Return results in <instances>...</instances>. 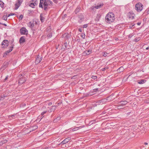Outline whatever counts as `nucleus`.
<instances>
[{
	"label": "nucleus",
	"instance_id": "nucleus-58",
	"mask_svg": "<svg viewBox=\"0 0 149 149\" xmlns=\"http://www.w3.org/2000/svg\"><path fill=\"white\" fill-rule=\"evenodd\" d=\"M138 40H137V39H135V41H136V42H137Z\"/></svg>",
	"mask_w": 149,
	"mask_h": 149
},
{
	"label": "nucleus",
	"instance_id": "nucleus-41",
	"mask_svg": "<svg viewBox=\"0 0 149 149\" xmlns=\"http://www.w3.org/2000/svg\"><path fill=\"white\" fill-rule=\"evenodd\" d=\"M85 37V35L84 34L81 35V37L83 38H84Z\"/></svg>",
	"mask_w": 149,
	"mask_h": 149
},
{
	"label": "nucleus",
	"instance_id": "nucleus-13",
	"mask_svg": "<svg viewBox=\"0 0 149 149\" xmlns=\"http://www.w3.org/2000/svg\"><path fill=\"white\" fill-rule=\"evenodd\" d=\"M41 58L40 56L39 57V56H38L36 58L35 63L36 64H38L41 61Z\"/></svg>",
	"mask_w": 149,
	"mask_h": 149
},
{
	"label": "nucleus",
	"instance_id": "nucleus-48",
	"mask_svg": "<svg viewBox=\"0 0 149 149\" xmlns=\"http://www.w3.org/2000/svg\"><path fill=\"white\" fill-rule=\"evenodd\" d=\"M14 14H13V13H10V14L8 15V17H9V16H10V15H14Z\"/></svg>",
	"mask_w": 149,
	"mask_h": 149
},
{
	"label": "nucleus",
	"instance_id": "nucleus-28",
	"mask_svg": "<svg viewBox=\"0 0 149 149\" xmlns=\"http://www.w3.org/2000/svg\"><path fill=\"white\" fill-rule=\"evenodd\" d=\"M144 83V80H141L139 81L138 82L139 84H142Z\"/></svg>",
	"mask_w": 149,
	"mask_h": 149
},
{
	"label": "nucleus",
	"instance_id": "nucleus-27",
	"mask_svg": "<svg viewBox=\"0 0 149 149\" xmlns=\"http://www.w3.org/2000/svg\"><path fill=\"white\" fill-rule=\"evenodd\" d=\"M34 4H36V3H31L30 4V6L32 8H34V6H35V5H34Z\"/></svg>",
	"mask_w": 149,
	"mask_h": 149
},
{
	"label": "nucleus",
	"instance_id": "nucleus-25",
	"mask_svg": "<svg viewBox=\"0 0 149 149\" xmlns=\"http://www.w3.org/2000/svg\"><path fill=\"white\" fill-rule=\"evenodd\" d=\"M61 119V117L60 116H58L57 117L56 119H55L54 120V123H56L58 121L60 120Z\"/></svg>",
	"mask_w": 149,
	"mask_h": 149
},
{
	"label": "nucleus",
	"instance_id": "nucleus-59",
	"mask_svg": "<svg viewBox=\"0 0 149 149\" xmlns=\"http://www.w3.org/2000/svg\"><path fill=\"white\" fill-rule=\"evenodd\" d=\"M148 49H149V47H147L146 48V49H147V50H148Z\"/></svg>",
	"mask_w": 149,
	"mask_h": 149
},
{
	"label": "nucleus",
	"instance_id": "nucleus-2",
	"mask_svg": "<svg viewBox=\"0 0 149 149\" xmlns=\"http://www.w3.org/2000/svg\"><path fill=\"white\" fill-rule=\"evenodd\" d=\"M135 8L138 12L141 11L143 8V5L140 3H138L135 5Z\"/></svg>",
	"mask_w": 149,
	"mask_h": 149
},
{
	"label": "nucleus",
	"instance_id": "nucleus-56",
	"mask_svg": "<svg viewBox=\"0 0 149 149\" xmlns=\"http://www.w3.org/2000/svg\"><path fill=\"white\" fill-rule=\"evenodd\" d=\"M3 25H4V26H7V25L6 24H3Z\"/></svg>",
	"mask_w": 149,
	"mask_h": 149
},
{
	"label": "nucleus",
	"instance_id": "nucleus-61",
	"mask_svg": "<svg viewBox=\"0 0 149 149\" xmlns=\"http://www.w3.org/2000/svg\"><path fill=\"white\" fill-rule=\"evenodd\" d=\"M34 5H35V6L36 5V4H34Z\"/></svg>",
	"mask_w": 149,
	"mask_h": 149
},
{
	"label": "nucleus",
	"instance_id": "nucleus-7",
	"mask_svg": "<svg viewBox=\"0 0 149 149\" xmlns=\"http://www.w3.org/2000/svg\"><path fill=\"white\" fill-rule=\"evenodd\" d=\"M134 14L132 12H130L127 14V16L130 19H134Z\"/></svg>",
	"mask_w": 149,
	"mask_h": 149
},
{
	"label": "nucleus",
	"instance_id": "nucleus-16",
	"mask_svg": "<svg viewBox=\"0 0 149 149\" xmlns=\"http://www.w3.org/2000/svg\"><path fill=\"white\" fill-rule=\"evenodd\" d=\"M67 42H65L63 45L61 47V49H63V51L65 50L67 48Z\"/></svg>",
	"mask_w": 149,
	"mask_h": 149
},
{
	"label": "nucleus",
	"instance_id": "nucleus-55",
	"mask_svg": "<svg viewBox=\"0 0 149 149\" xmlns=\"http://www.w3.org/2000/svg\"><path fill=\"white\" fill-rule=\"evenodd\" d=\"M49 148L48 147H47L44 148L43 149H48Z\"/></svg>",
	"mask_w": 149,
	"mask_h": 149
},
{
	"label": "nucleus",
	"instance_id": "nucleus-38",
	"mask_svg": "<svg viewBox=\"0 0 149 149\" xmlns=\"http://www.w3.org/2000/svg\"><path fill=\"white\" fill-rule=\"evenodd\" d=\"M3 19L6 20L7 19V17H6V16L4 15L3 17Z\"/></svg>",
	"mask_w": 149,
	"mask_h": 149
},
{
	"label": "nucleus",
	"instance_id": "nucleus-5",
	"mask_svg": "<svg viewBox=\"0 0 149 149\" xmlns=\"http://www.w3.org/2000/svg\"><path fill=\"white\" fill-rule=\"evenodd\" d=\"M61 104V103H59L58 104H57V105L55 104V105L51 107L50 109L48 111L49 112L54 111L55 110L56 107L58 106V105H58Z\"/></svg>",
	"mask_w": 149,
	"mask_h": 149
},
{
	"label": "nucleus",
	"instance_id": "nucleus-3",
	"mask_svg": "<svg viewBox=\"0 0 149 149\" xmlns=\"http://www.w3.org/2000/svg\"><path fill=\"white\" fill-rule=\"evenodd\" d=\"M19 79L18 82L19 85L23 84L26 81V79L22 75H19Z\"/></svg>",
	"mask_w": 149,
	"mask_h": 149
},
{
	"label": "nucleus",
	"instance_id": "nucleus-49",
	"mask_svg": "<svg viewBox=\"0 0 149 149\" xmlns=\"http://www.w3.org/2000/svg\"><path fill=\"white\" fill-rule=\"evenodd\" d=\"M8 76H7L5 78V80H6L7 79H8Z\"/></svg>",
	"mask_w": 149,
	"mask_h": 149
},
{
	"label": "nucleus",
	"instance_id": "nucleus-54",
	"mask_svg": "<svg viewBox=\"0 0 149 149\" xmlns=\"http://www.w3.org/2000/svg\"><path fill=\"white\" fill-rule=\"evenodd\" d=\"M144 144L145 145H147L148 144V143L146 142H145L144 143Z\"/></svg>",
	"mask_w": 149,
	"mask_h": 149
},
{
	"label": "nucleus",
	"instance_id": "nucleus-40",
	"mask_svg": "<svg viewBox=\"0 0 149 149\" xmlns=\"http://www.w3.org/2000/svg\"><path fill=\"white\" fill-rule=\"evenodd\" d=\"M88 26V25L87 24H85L83 26V28H86Z\"/></svg>",
	"mask_w": 149,
	"mask_h": 149
},
{
	"label": "nucleus",
	"instance_id": "nucleus-4",
	"mask_svg": "<svg viewBox=\"0 0 149 149\" xmlns=\"http://www.w3.org/2000/svg\"><path fill=\"white\" fill-rule=\"evenodd\" d=\"M20 32L21 34L27 35L28 33V31L24 27H22L20 30Z\"/></svg>",
	"mask_w": 149,
	"mask_h": 149
},
{
	"label": "nucleus",
	"instance_id": "nucleus-39",
	"mask_svg": "<svg viewBox=\"0 0 149 149\" xmlns=\"http://www.w3.org/2000/svg\"><path fill=\"white\" fill-rule=\"evenodd\" d=\"M145 102L146 103H149V99H146V100L145 101Z\"/></svg>",
	"mask_w": 149,
	"mask_h": 149
},
{
	"label": "nucleus",
	"instance_id": "nucleus-60",
	"mask_svg": "<svg viewBox=\"0 0 149 149\" xmlns=\"http://www.w3.org/2000/svg\"><path fill=\"white\" fill-rule=\"evenodd\" d=\"M103 114H104L105 113L104 112H103Z\"/></svg>",
	"mask_w": 149,
	"mask_h": 149
},
{
	"label": "nucleus",
	"instance_id": "nucleus-44",
	"mask_svg": "<svg viewBox=\"0 0 149 149\" xmlns=\"http://www.w3.org/2000/svg\"><path fill=\"white\" fill-rule=\"evenodd\" d=\"M44 6V9L45 10H46L47 8V6Z\"/></svg>",
	"mask_w": 149,
	"mask_h": 149
},
{
	"label": "nucleus",
	"instance_id": "nucleus-50",
	"mask_svg": "<svg viewBox=\"0 0 149 149\" xmlns=\"http://www.w3.org/2000/svg\"><path fill=\"white\" fill-rule=\"evenodd\" d=\"M141 24V23L140 22H138L137 23V25H140Z\"/></svg>",
	"mask_w": 149,
	"mask_h": 149
},
{
	"label": "nucleus",
	"instance_id": "nucleus-35",
	"mask_svg": "<svg viewBox=\"0 0 149 149\" xmlns=\"http://www.w3.org/2000/svg\"><path fill=\"white\" fill-rule=\"evenodd\" d=\"M26 105V104L25 103H23L21 104L20 106V107H23L25 106Z\"/></svg>",
	"mask_w": 149,
	"mask_h": 149
},
{
	"label": "nucleus",
	"instance_id": "nucleus-22",
	"mask_svg": "<svg viewBox=\"0 0 149 149\" xmlns=\"http://www.w3.org/2000/svg\"><path fill=\"white\" fill-rule=\"evenodd\" d=\"M28 26L31 28H33L34 26V24L33 23L31 22H30L28 24Z\"/></svg>",
	"mask_w": 149,
	"mask_h": 149
},
{
	"label": "nucleus",
	"instance_id": "nucleus-1",
	"mask_svg": "<svg viewBox=\"0 0 149 149\" xmlns=\"http://www.w3.org/2000/svg\"><path fill=\"white\" fill-rule=\"evenodd\" d=\"M105 19L106 22L109 23H111L114 21L115 19V15L112 12L108 13L106 15Z\"/></svg>",
	"mask_w": 149,
	"mask_h": 149
},
{
	"label": "nucleus",
	"instance_id": "nucleus-37",
	"mask_svg": "<svg viewBox=\"0 0 149 149\" xmlns=\"http://www.w3.org/2000/svg\"><path fill=\"white\" fill-rule=\"evenodd\" d=\"M23 15H21L19 17V19L21 20L23 18Z\"/></svg>",
	"mask_w": 149,
	"mask_h": 149
},
{
	"label": "nucleus",
	"instance_id": "nucleus-12",
	"mask_svg": "<svg viewBox=\"0 0 149 149\" xmlns=\"http://www.w3.org/2000/svg\"><path fill=\"white\" fill-rule=\"evenodd\" d=\"M47 31L48 32V33L47 34V36L49 38H51L52 36V33L51 31V29L50 27Z\"/></svg>",
	"mask_w": 149,
	"mask_h": 149
},
{
	"label": "nucleus",
	"instance_id": "nucleus-46",
	"mask_svg": "<svg viewBox=\"0 0 149 149\" xmlns=\"http://www.w3.org/2000/svg\"><path fill=\"white\" fill-rule=\"evenodd\" d=\"M33 127H34V129H37L38 128L37 126L36 125H35L34 126H33Z\"/></svg>",
	"mask_w": 149,
	"mask_h": 149
},
{
	"label": "nucleus",
	"instance_id": "nucleus-26",
	"mask_svg": "<svg viewBox=\"0 0 149 149\" xmlns=\"http://www.w3.org/2000/svg\"><path fill=\"white\" fill-rule=\"evenodd\" d=\"M109 97H107V98H104L101 101L102 102H106L107 101L109 100L108 99Z\"/></svg>",
	"mask_w": 149,
	"mask_h": 149
},
{
	"label": "nucleus",
	"instance_id": "nucleus-17",
	"mask_svg": "<svg viewBox=\"0 0 149 149\" xmlns=\"http://www.w3.org/2000/svg\"><path fill=\"white\" fill-rule=\"evenodd\" d=\"M13 45L12 46H11V49H9V50H8V51H6L4 54V55H5V54H6V55H7L9 52H11L12 50H13Z\"/></svg>",
	"mask_w": 149,
	"mask_h": 149
},
{
	"label": "nucleus",
	"instance_id": "nucleus-21",
	"mask_svg": "<svg viewBox=\"0 0 149 149\" xmlns=\"http://www.w3.org/2000/svg\"><path fill=\"white\" fill-rule=\"evenodd\" d=\"M124 69L123 68V67H120L119 68H118L117 70V71L118 72L120 73L121 72H122L123 71H124Z\"/></svg>",
	"mask_w": 149,
	"mask_h": 149
},
{
	"label": "nucleus",
	"instance_id": "nucleus-10",
	"mask_svg": "<svg viewBox=\"0 0 149 149\" xmlns=\"http://www.w3.org/2000/svg\"><path fill=\"white\" fill-rule=\"evenodd\" d=\"M71 138L70 137H68L65 139L63 141L61 142V144H64L68 143L70 140Z\"/></svg>",
	"mask_w": 149,
	"mask_h": 149
},
{
	"label": "nucleus",
	"instance_id": "nucleus-43",
	"mask_svg": "<svg viewBox=\"0 0 149 149\" xmlns=\"http://www.w3.org/2000/svg\"><path fill=\"white\" fill-rule=\"evenodd\" d=\"M13 116H14V115H11V116H8V117H9V118L11 119V117H13Z\"/></svg>",
	"mask_w": 149,
	"mask_h": 149
},
{
	"label": "nucleus",
	"instance_id": "nucleus-8",
	"mask_svg": "<svg viewBox=\"0 0 149 149\" xmlns=\"http://www.w3.org/2000/svg\"><path fill=\"white\" fill-rule=\"evenodd\" d=\"M52 2L49 0H45L43 5L44 6H47L48 5H50L52 4Z\"/></svg>",
	"mask_w": 149,
	"mask_h": 149
},
{
	"label": "nucleus",
	"instance_id": "nucleus-23",
	"mask_svg": "<svg viewBox=\"0 0 149 149\" xmlns=\"http://www.w3.org/2000/svg\"><path fill=\"white\" fill-rule=\"evenodd\" d=\"M43 1L44 0H40V3L39 5V7L43 8L42 4L43 2Z\"/></svg>",
	"mask_w": 149,
	"mask_h": 149
},
{
	"label": "nucleus",
	"instance_id": "nucleus-24",
	"mask_svg": "<svg viewBox=\"0 0 149 149\" xmlns=\"http://www.w3.org/2000/svg\"><path fill=\"white\" fill-rule=\"evenodd\" d=\"M101 16V15L100 14H97V16H96V18L95 19V20L96 21H99L100 18V17Z\"/></svg>",
	"mask_w": 149,
	"mask_h": 149
},
{
	"label": "nucleus",
	"instance_id": "nucleus-47",
	"mask_svg": "<svg viewBox=\"0 0 149 149\" xmlns=\"http://www.w3.org/2000/svg\"><path fill=\"white\" fill-rule=\"evenodd\" d=\"M79 31L80 32H82V29H81V28L79 29Z\"/></svg>",
	"mask_w": 149,
	"mask_h": 149
},
{
	"label": "nucleus",
	"instance_id": "nucleus-29",
	"mask_svg": "<svg viewBox=\"0 0 149 149\" xmlns=\"http://www.w3.org/2000/svg\"><path fill=\"white\" fill-rule=\"evenodd\" d=\"M4 3L2 1H0V6L2 8L3 6Z\"/></svg>",
	"mask_w": 149,
	"mask_h": 149
},
{
	"label": "nucleus",
	"instance_id": "nucleus-31",
	"mask_svg": "<svg viewBox=\"0 0 149 149\" xmlns=\"http://www.w3.org/2000/svg\"><path fill=\"white\" fill-rule=\"evenodd\" d=\"M97 76H92L91 78L94 79H95L97 78Z\"/></svg>",
	"mask_w": 149,
	"mask_h": 149
},
{
	"label": "nucleus",
	"instance_id": "nucleus-14",
	"mask_svg": "<svg viewBox=\"0 0 149 149\" xmlns=\"http://www.w3.org/2000/svg\"><path fill=\"white\" fill-rule=\"evenodd\" d=\"M25 41V39L24 36L21 37L19 40V43L21 44L23 43Z\"/></svg>",
	"mask_w": 149,
	"mask_h": 149
},
{
	"label": "nucleus",
	"instance_id": "nucleus-45",
	"mask_svg": "<svg viewBox=\"0 0 149 149\" xmlns=\"http://www.w3.org/2000/svg\"><path fill=\"white\" fill-rule=\"evenodd\" d=\"M83 19L84 18H80V20H79V22H82V19Z\"/></svg>",
	"mask_w": 149,
	"mask_h": 149
},
{
	"label": "nucleus",
	"instance_id": "nucleus-33",
	"mask_svg": "<svg viewBox=\"0 0 149 149\" xmlns=\"http://www.w3.org/2000/svg\"><path fill=\"white\" fill-rule=\"evenodd\" d=\"M47 112V111H44L41 113L42 116L43 117H44V116H43V115H44L45 113H46Z\"/></svg>",
	"mask_w": 149,
	"mask_h": 149
},
{
	"label": "nucleus",
	"instance_id": "nucleus-57",
	"mask_svg": "<svg viewBox=\"0 0 149 149\" xmlns=\"http://www.w3.org/2000/svg\"><path fill=\"white\" fill-rule=\"evenodd\" d=\"M52 104V103H49V105H51Z\"/></svg>",
	"mask_w": 149,
	"mask_h": 149
},
{
	"label": "nucleus",
	"instance_id": "nucleus-19",
	"mask_svg": "<svg viewBox=\"0 0 149 149\" xmlns=\"http://www.w3.org/2000/svg\"><path fill=\"white\" fill-rule=\"evenodd\" d=\"M84 127V126H79L78 127H76L72 129V131H74L76 130H78L79 129L83 128Z\"/></svg>",
	"mask_w": 149,
	"mask_h": 149
},
{
	"label": "nucleus",
	"instance_id": "nucleus-6",
	"mask_svg": "<svg viewBox=\"0 0 149 149\" xmlns=\"http://www.w3.org/2000/svg\"><path fill=\"white\" fill-rule=\"evenodd\" d=\"M23 0H18L17 3H16L15 4V9H17L20 6L21 4L22 3Z\"/></svg>",
	"mask_w": 149,
	"mask_h": 149
},
{
	"label": "nucleus",
	"instance_id": "nucleus-15",
	"mask_svg": "<svg viewBox=\"0 0 149 149\" xmlns=\"http://www.w3.org/2000/svg\"><path fill=\"white\" fill-rule=\"evenodd\" d=\"M8 41L7 40H4L2 42V45H3L6 46V47H7L8 46Z\"/></svg>",
	"mask_w": 149,
	"mask_h": 149
},
{
	"label": "nucleus",
	"instance_id": "nucleus-9",
	"mask_svg": "<svg viewBox=\"0 0 149 149\" xmlns=\"http://www.w3.org/2000/svg\"><path fill=\"white\" fill-rule=\"evenodd\" d=\"M127 103H128V102L127 101H125V100L121 101H120L118 102L119 105V106H118V107H119L120 106H121L125 105V104H127Z\"/></svg>",
	"mask_w": 149,
	"mask_h": 149
},
{
	"label": "nucleus",
	"instance_id": "nucleus-34",
	"mask_svg": "<svg viewBox=\"0 0 149 149\" xmlns=\"http://www.w3.org/2000/svg\"><path fill=\"white\" fill-rule=\"evenodd\" d=\"M108 69V67H106L104 68H103L102 69V70L103 71H104L105 70L107 69Z\"/></svg>",
	"mask_w": 149,
	"mask_h": 149
},
{
	"label": "nucleus",
	"instance_id": "nucleus-11",
	"mask_svg": "<svg viewBox=\"0 0 149 149\" xmlns=\"http://www.w3.org/2000/svg\"><path fill=\"white\" fill-rule=\"evenodd\" d=\"M104 5L103 3H99L97 4L93 8H95L96 9H99L101 8Z\"/></svg>",
	"mask_w": 149,
	"mask_h": 149
},
{
	"label": "nucleus",
	"instance_id": "nucleus-53",
	"mask_svg": "<svg viewBox=\"0 0 149 149\" xmlns=\"http://www.w3.org/2000/svg\"><path fill=\"white\" fill-rule=\"evenodd\" d=\"M98 90V88H96V89H94L93 90L95 91H97Z\"/></svg>",
	"mask_w": 149,
	"mask_h": 149
},
{
	"label": "nucleus",
	"instance_id": "nucleus-20",
	"mask_svg": "<svg viewBox=\"0 0 149 149\" xmlns=\"http://www.w3.org/2000/svg\"><path fill=\"white\" fill-rule=\"evenodd\" d=\"M80 6H78L77 8L74 11V12L75 14H77V13L80 10Z\"/></svg>",
	"mask_w": 149,
	"mask_h": 149
},
{
	"label": "nucleus",
	"instance_id": "nucleus-36",
	"mask_svg": "<svg viewBox=\"0 0 149 149\" xmlns=\"http://www.w3.org/2000/svg\"><path fill=\"white\" fill-rule=\"evenodd\" d=\"M108 54V53L107 52H104V54H103V55L104 56H107V54Z\"/></svg>",
	"mask_w": 149,
	"mask_h": 149
},
{
	"label": "nucleus",
	"instance_id": "nucleus-32",
	"mask_svg": "<svg viewBox=\"0 0 149 149\" xmlns=\"http://www.w3.org/2000/svg\"><path fill=\"white\" fill-rule=\"evenodd\" d=\"M7 141V140H3V141H1L2 143L3 144L6 143Z\"/></svg>",
	"mask_w": 149,
	"mask_h": 149
},
{
	"label": "nucleus",
	"instance_id": "nucleus-52",
	"mask_svg": "<svg viewBox=\"0 0 149 149\" xmlns=\"http://www.w3.org/2000/svg\"><path fill=\"white\" fill-rule=\"evenodd\" d=\"M146 11L147 13H149V10H146Z\"/></svg>",
	"mask_w": 149,
	"mask_h": 149
},
{
	"label": "nucleus",
	"instance_id": "nucleus-18",
	"mask_svg": "<svg viewBox=\"0 0 149 149\" xmlns=\"http://www.w3.org/2000/svg\"><path fill=\"white\" fill-rule=\"evenodd\" d=\"M92 53V50L90 49H89L87 51H85L84 52V54L86 55H89Z\"/></svg>",
	"mask_w": 149,
	"mask_h": 149
},
{
	"label": "nucleus",
	"instance_id": "nucleus-30",
	"mask_svg": "<svg viewBox=\"0 0 149 149\" xmlns=\"http://www.w3.org/2000/svg\"><path fill=\"white\" fill-rule=\"evenodd\" d=\"M68 34L67 33H65L63 35V37L66 38V39L67 37H66L67 36Z\"/></svg>",
	"mask_w": 149,
	"mask_h": 149
},
{
	"label": "nucleus",
	"instance_id": "nucleus-51",
	"mask_svg": "<svg viewBox=\"0 0 149 149\" xmlns=\"http://www.w3.org/2000/svg\"><path fill=\"white\" fill-rule=\"evenodd\" d=\"M3 145V143H2L1 141L0 142V146H1Z\"/></svg>",
	"mask_w": 149,
	"mask_h": 149
},
{
	"label": "nucleus",
	"instance_id": "nucleus-42",
	"mask_svg": "<svg viewBox=\"0 0 149 149\" xmlns=\"http://www.w3.org/2000/svg\"><path fill=\"white\" fill-rule=\"evenodd\" d=\"M40 20L42 22V20H43V18L41 16V15H40Z\"/></svg>",
	"mask_w": 149,
	"mask_h": 149
}]
</instances>
